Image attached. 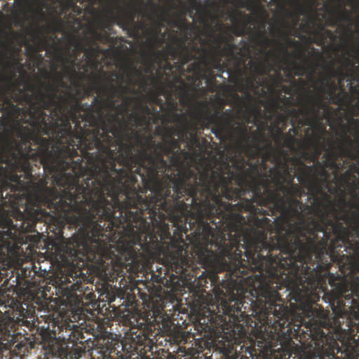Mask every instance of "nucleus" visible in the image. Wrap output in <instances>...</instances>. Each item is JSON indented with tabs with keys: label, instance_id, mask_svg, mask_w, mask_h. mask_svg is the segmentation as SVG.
<instances>
[{
	"label": "nucleus",
	"instance_id": "f257e3e1",
	"mask_svg": "<svg viewBox=\"0 0 359 359\" xmlns=\"http://www.w3.org/2000/svg\"><path fill=\"white\" fill-rule=\"evenodd\" d=\"M109 133L90 158L89 175L72 184L81 207V228L59 252L65 265L89 263L110 282L142 271L146 256L158 252L174 224L196 210L192 243L200 259L207 255L201 224H213L222 212L227 170L208 166L196 172L183 165L180 138L156 142L151 134L128 128L111 118Z\"/></svg>",
	"mask_w": 359,
	"mask_h": 359
},
{
	"label": "nucleus",
	"instance_id": "f03ea898",
	"mask_svg": "<svg viewBox=\"0 0 359 359\" xmlns=\"http://www.w3.org/2000/svg\"><path fill=\"white\" fill-rule=\"evenodd\" d=\"M294 168L272 151L257 163L242 158L237 172L227 170L226 189L222 198L237 201L248 193L251 198L236 204L222 201L226 208L217 212L214 227L201 224L206 241L203 261L219 264L226 272V292L208 305V320H243L248 312L258 320H290V311L278 290L295 264L310 233L319 226L314 198L311 205L297 198L305 194L294 184ZM302 185V184H301Z\"/></svg>",
	"mask_w": 359,
	"mask_h": 359
},
{
	"label": "nucleus",
	"instance_id": "7ed1b4c3",
	"mask_svg": "<svg viewBox=\"0 0 359 359\" xmlns=\"http://www.w3.org/2000/svg\"><path fill=\"white\" fill-rule=\"evenodd\" d=\"M74 93L61 78L59 81H27L22 88L28 123L32 128L33 144L42 150L59 170L72 175H81L90 166V158L109 133L111 114L105 118V107L126 111L127 104H116L129 88L110 85L111 93L103 100L95 97L90 104L82 103L79 80H72Z\"/></svg>",
	"mask_w": 359,
	"mask_h": 359
},
{
	"label": "nucleus",
	"instance_id": "20e7f679",
	"mask_svg": "<svg viewBox=\"0 0 359 359\" xmlns=\"http://www.w3.org/2000/svg\"><path fill=\"white\" fill-rule=\"evenodd\" d=\"M76 179L64 173L33 142L5 136L0 143V201L10 206L20 226L7 217L0 219V254L8 250L20 231H34L46 206L60 218L81 228V207L71 184Z\"/></svg>",
	"mask_w": 359,
	"mask_h": 359
},
{
	"label": "nucleus",
	"instance_id": "39448f33",
	"mask_svg": "<svg viewBox=\"0 0 359 359\" xmlns=\"http://www.w3.org/2000/svg\"><path fill=\"white\" fill-rule=\"evenodd\" d=\"M317 209L319 215V226L316 231L304 237L305 248L296 259L295 264L285 275L282 286L290 290V300L303 304L310 287L317 281L316 269L324 255H328L331 261L343 263L348 259L339 251L344 247L351 231L359 229V207L351 210L344 208H337L329 194H323V198L318 199Z\"/></svg>",
	"mask_w": 359,
	"mask_h": 359
},
{
	"label": "nucleus",
	"instance_id": "423d86ee",
	"mask_svg": "<svg viewBox=\"0 0 359 359\" xmlns=\"http://www.w3.org/2000/svg\"><path fill=\"white\" fill-rule=\"evenodd\" d=\"M20 60L13 52L8 61L5 60L4 55H0V64L9 70L6 75L0 74V81L4 83L0 88V127L5 136L28 142L32 141V128L28 123L25 102L22 101L23 89L19 87L20 82L15 81L16 72L23 70Z\"/></svg>",
	"mask_w": 359,
	"mask_h": 359
},
{
	"label": "nucleus",
	"instance_id": "0eeeda50",
	"mask_svg": "<svg viewBox=\"0 0 359 359\" xmlns=\"http://www.w3.org/2000/svg\"><path fill=\"white\" fill-rule=\"evenodd\" d=\"M337 149L334 145L332 138L327 139L328 149L323 155L325 160L318 161L317 166H307L302 163L297 168V178L300 184L305 186L311 185V191L314 198V210L317 209L318 199L323 198V194H328L326 189L333 193L334 189L329 187L328 177L330 174L327 168L333 169L339 172L342 165L337 163L341 157H346L359 162V154H354L353 141L345 133L342 140H337Z\"/></svg>",
	"mask_w": 359,
	"mask_h": 359
},
{
	"label": "nucleus",
	"instance_id": "6e6552de",
	"mask_svg": "<svg viewBox=\"0 0 359 359\" xmlns=\"http://www.w3.org/2000/svg\"><path fill=\"white\" fill-rule=\"evenodd\" d=\"M154 324L146 318L137 320L122 341L126 359H165L167 352L154 343Z\"/></svg>",
	"mask_w": 359,
	"mask_h": 359
},
{
	"label": "nucleus",
	"instance_id": "1a4fd4ad",
	"mask_svg": "<svg viewBox=\"0 0 359 359\" xmlns=\"http://www.w3.org/2000/svg\"><path fill=\"white\" fill-rule=\"evenodd\" d=\"M300 109H292L290 111L292 116H297L299 113L303 118L299 121L302 126H309L312 132L313 143L316 144L326 145V127L323 125V118L330 120L329 107L323 102L321 96H316L308 90L304 97L299 99Z\"/></svg>",
	"mask_w": 359,
	"mask_h": 359
},
{
	"label": "nucleus",
	"instance_id": "9d476101",
	"mask_svg": "<svg viewBox=\"0 0 359 359\" xmlns=\"http://www.w3.org/2000/svg\"><path fill=\"white\" fill-rule=\"evenodd\" d=\"M229 130H231L232 135L235 137L237 147L241 152H243L248 158V163H257L261 160V156L264 147L261 143L266 141L265 134L263 132L256 130L251 131L246 124L243 122L236 121ZM242 158L245 159L243 156H240L238 159H234L233 164V168H231L229 163L222 166L213 168L214 170H222L223 172L229 168V170L233 173L237 172V168L241 165Z\"/></svg>",
	"mask_w": 359,
	"mask_h": 359
},
{
	"label": "nucleus",
	"instance_id": "9b49d317",
	"mask_svg": "<svg viewBox=\"0 0 359 359\" xmlns=\"http://www.w3.org/2000/svg\"><path fill=\"white\" fill-rule=\"evenodd\" d=\"M123 83H126V85L123 86H127L129 88V90L121 97H115V100L116 101V104L123 106L127 104V109L126 111H122L121 109H118L117 107L111 109L108 107H105V111L107 110L110 111L107 116L105 115V118H108L111 114H114L119 118H123L126 121L128 127L132 128L135 131H137L136 130L137 128H144L145 130H149V126L151 121L154 123H158L160 121H162L161 114L158 110L149 107L145 103L140 104L138 105L139 112L135 114L133 112L130 113L128 115V121H127L123 118V116L125 114L128 113L129 104L133 100V97H128L127 95L131 92L132 88H133L135 85V82L131 74H126Z\"/></svg>",
	"mask_w": 359,
	"mask_h": 359
},
{
	"label": "nucleus",
	"instance_id": "f8f14e48",
	"mask_svg": "<svg viewBox=\"0 0 359 359\" xmlns=\"http://www.w3.org/2000/svg\"><path fill=\"white\" fill-rule=\"evenodd\" d=\"M232 36L227 37L223 34H219L214 36L213 47L218 53H220L224 57H229L233 61L235 69L241 71L242 66H245L247 61L251 57V50L246 42H243L241 47H238L233 42Z\"/></svg>",
	"mask_w": 359,
	"mask_h": 359
},
{
	"label": "nucleus",
	"instance_id": "ddd939ff",
	"mask_svg": "<svg viewBox=\"0 0 359 359\" xmlns=\"http://www.w3.org/2000/svg\"><path fill=\"white\" fill-rule=\"evenodd\" d=\"M187 252L183 248H179L175 252H168L167 255V265L168 271H172L170 278L172 285L185 283L191 281L194 276L193 273V262L185 255Z\"/></svg>",
	"mask_w": 359,
	"mask_h": 359
},
{
	"label": "nucleus",
	"instance_id": "4468645a",
	"mask_svg": "<svg viewBox=\"0 0 359 359\" xmlns=\"http://www.w3.org/2000/svg\"><path fill=\"white\" fill-rule=\"evenodd\" d=\"M147 6L152 10V13H147L142 6L137 4H133L130 6V10L124 11L122 15H114L113 20L116 22V25L123 30H126L130 36H134L137 34V27L135 25V18L137 15L142 18H147L148 20H152L153 16L159 17V6L152 0H149Z\"/></svg>",
	"mask_w": 359,
	"mask_h": 359
},
{
	"label": "nucleus",
	"instance_id": "2eb2a0df",
	"mask_svg": "<svg viewBox=\"0 0 359 359\" xmlns=\"http://www.w3.org/2000/svg\"><path fill=\"white\" fill-rule=\"evenodd\" d=\"M229 20L233 25L232 31L235 35L241 36L250 34L252 35L253 41L257 45L264 48L270 46L271 41L265 36L264 31L253 32L251 28L248 27V25L254 24V19L250 15L237 9H233L230 12Z\"/></svg>",
	"mask_w": 359,
	"mask_h": 359
},
{
	"label": "nucleus",
	"instance_id": "dca6fc26",
	"mask_svg": "<svg viewBox=\"0 0 359 359\" xmlns=\"http://www.w3.org/2000/svg\"><path fill=\"white\" fill-rule=\"evenodd\" d=\"M189 35L184 34L183 36H179L177 34H170L171 42L167 43L165 48L158 51L159 55H171L173 60H180L182 65H185L195 59L194 52L198 50L199 48L194 45L191 47L187 45V41L189 39Z\"/></svg>",
	"mask_w": 359,
	"mask_h": 359
},
{
	"label": "nucleus",
	"instance_id": "f3484780",
	"mask_svg": "<svg viewBox=\"0 0 359 359\" xmlns=\"http://www.w3.org/2000/svg\"><path fill=\"white\" fill-rule=\"evenodd\" d=\"M197 124H200L201 129L208 128L210 124H213L211 131L215 135L219 140H224L229 129L237 121L236 118H228L226 116H219V111L211 114L209 111H205L203 109L198 110L194 114Z\"/></svg>",
	"mask_w": 359,
	"mask_h": 359
},
{
	"label": "nucleus",
	"instance_id": "a211bd4d",
	"mask_svg": "<svg viewBox=\"0 0 359 359\" xmlns=\"http://www.w3.org/2000/svg\"><path fill=\"white\" fill-rule=\"evenodd\" d=\"M200 50L201 52V62L194 61L189 69L190 71H193L195 74H201L202 72L201 63L207 68L210 74L212 70H217L219 72L217 74L219 77H222V74L224 72H228L227 64L222 61L224 56L218 53L216 49L212 47L209 49L201 48Z\"/></svg>",
	"mask_w": 359,
	"mask_h": 359
},
{
	"label": "nucleus",
	"instance_id": "6ab92c4d",
	"mask_svg": "<svg viewBox=\"0 0 359 359\" xmlns=\"http://www.w3.org/2000/svg\"><path fill=\"white\" fill-rule=\"evenodd\" d=\"M126 74H131L133 77L135 74H137L141 77L140 86L144 91H147L151 96V102L159 105L161 110L164 112L165 105L163 101L159 97V95H165V89L164 88L162 83V76L156 77L152 73L149 76L148 79L151 83L156 86L155 89H153L148 83L147 79L143 76L140 72L136 69V67L133 65H128L126 68Z\"/></svg>",
	"mask_w": 359,
	"mask_h": 359
},
{
	"label": "nucleus",
	"instance_id": "aec40b11",
	"mask_svg": "<svg viewBox=\"0 0 359 359\" xmlns=\"http://www.w3.org/2000/svg\"><path fill=\"white\" fill-rule=\"evenodd\" d=\"M329 303L333 313L339 318L345 317L349 311L354 309L359 310V285L358 288L351 291V294H332Z\"/></svg>",
	"mask_w": 359,
	"mask_h": 359
},
{
	"label": "nucleus",
	"instance_id": "412c9836",
	"mask_svg": "<svg viewBox=\"0 0 359 359\" xmlns=\"http://www.w3.org/2000/svg\"><path fill=\"white\" fill-rule=\"evenodd\" d=\"M125 76L126 74H119L116 72H113L110 76L106 78V81L108 83H102L100 76L97 74H93V82H92L90 86L84 90L83 93L81 91V96L83 97L82 100L85 97L90 95L91 92L94 90L102 95L99 98L103 100L106 99L111 93L110 88L111 83L114 86L123 85ZM97 97H98V96Z\"/></svg>",
	"mask_w": 359,
	"mask_h": 359
},
{
	"label": "nucleus",
	"instance_id": "4be33fe9",
	"mask_svg": "<svg viewBox=\"0 0 359 359\" xmlns=\"http://www.w3.org/2000/svg\"><path fill=\"white\" fill-rule=\"evenodd\" d=\"M27 306V304H25ZM32 311L29 310L27 307L25 308L22 304L18 303L15 304L13 308V317L8 321L0 324V329L1 332L8 336H15L18 332H16L17 325H27L29 322L27 318H32Z\"/></svg>",
	"mask_w": 359,
	"mask_h": 359
},
{
	"label": "nucleus",
	"instance_id": "5701e85b",
	"mask_svg": "<svg viewBox=\"0 0 359 359\" xmlns=\"http://www.w3.org/2000/svg\"><path fill=\"white\" fill-rule=\"evenodd\" d=\"M196 11L198 13L199 22L204 25V27L212 32L213 28L211 22L215 20L217 21V26L219 29L222 27V23L217 20L215 15L211 12L207 11L205 8L201 7V0H188L187 4L184 5V11L180 13H175V15L180 17L184 14L189 13V16L194 18V11Z\"/></svg>",
	"mask_w": 359,
	"mask_h": 359
},
{
	"label": "nucleus",
	"instance_id": "b1692460",
	"mask_svg": "<svg viewBox=\"0 0 359 359\" xmlns=\"http://www.w3.org/2000/svg\"><path fill=\"white\" fill-rule=\"evenodd\" d=\"M71 45L74 46L72 54L79 57L81 53L83 52V57L86 60V63L83 65L84 72H88V67L92 69H97L100 62L97 57L100 52V47L96 46L86 45L81 40L71 41Z\"/></svg>",
	"mask_w": 359,
	"mask_h": 359
},
{
	"label": "nucleus",
	"instance_id": "393cba45",
	"mask_svg": "<svg viewBox=\"0 0 359 359\" xmlns=\"http://www.w3.org/2000/svg\"><path fill=\"white\" fill-rule=\"evenodd\" d=\"M270 33L273 36H276L278 38L283 37L285 43H281L278 39H276L274 41L276 44L278 46L279 49L281 50L282 53L287 56H292L295 57H305V52L303 50H300L298 54L292 52L290 53L287 50L288 46L298 48L300 46V43L298 41L292 39L290 38L286 34H285L281 27L278 25H273L271 27L270 29Z\"/></svg>",
	"mask_w": 359,
	"mask_h": 359
},
{
	"label": "nucleus",
	"instance_id": "a878e982",
	"mask_svg": "<svg viewBox=\"0 0 359 359\" xmlns=\"http://www.w3.org/2000/svg\"><path fill=\"white\" fill-rule=\"evenodd\" d=\"M352 22L351 15L345 8L337 11H332L330 16L326 20V23L328 26L332 27L338 26L346 32L349 33L351 36H353V32L351 28Z\"/></svg>",
	"mask_w": 359,
	"mask_h": 359
},
{
	"label": "nucleus",
	"instance_id": "bb28decb",
	"mask_svg": "<svg viewBox=\"0 0 359 359\" xmlns=\"http://www.w3.org/2000/svg\"><path fill=\"white\" fill-rule=\"evenodd\" d=\"M273 138L279 147L278 149H275L271 143L269 142L264 147L262 152L264 154L261 156H264L267 151H272L274 154H276L280 157V154L284 153L285 156L287 155V152H284L282 149L283 147H287L290 149H294V145L296 143L297 139L292 134L284 133L283 131H279L278 133L273 135Z\"/></svg>",
	"mask_w": 359,
	"mask_h": 359
},
{
	"label": "nucleus",
	"instance_id": "cd10ccee",
	"mask_svg": "<svg viewBox=\"0 0 359 359\" xmlns=\"http://www.w3.org/2000/svg\"><path fill=\"white\" fill-rule=\"evenodd\" d=\"M165 97L166 105L164 108V112L161 114L162 121L168 123L181 121L184 117L182 114L177 113L179 109L176 98L173 97L171 92L166 90Z\"/></svg>",
	"mask_w": 359,
	"mask_h": 359
},
{
	"label": "nucleus",
	"instance_id": "c85d7f7f",
	"mask_svg": "<svg viewBox=\"0 0 359 359\" xmlns=\"http://www.w3.org/2000/svg\"><path fill=\"white\" fill-rule=\"evenodd\" d=\"M161 121L164 123L163 121ZM165 123L167 124L164 126L163 140L175 136L182 140H187L190 130H195V127L191 126L184 118H182L180 122H177L178 123L177 126H169L168 123Z\"/></svg>",
	"mask_w": 359,
	"mask_h": 359
},
{
	"label": "nucleus",
	"instance_id": "c756f323",
	"mask_svg": "<svg viewBox=\"0 0 359 359\" xmlns=\"http://www.w3.org/2000/svg\"><path fill=\"white\" fill-rule=\"evenodd\" d=\"M332 79L329 74H326L321 81L322 87L320 90L327 93L330 96L332 103L341 105L344 103V101L341 93H336L338 86L334 81H332Z\"/></svg>",
	"mask_w": 359,
	"mask_h": 359
},
{
	"label": "nucleus",
	"instance_id": "7c9ffc66",
	"mask_svg": "<svg viewBox=\"0 0 359 359\" xmlns=\"http://www.w3.org/2000/svg\"><path fill=\"white\" fill-rule=\"evenodd\" d=\"M350 232L351 234L348 236L347 242H344V247L339 252L341 255L346 252L351 257H359V229Z\"/></svg>",
	"mask_w": 359,
	"mask_h": 359
},
{
	"label": "nucleus",
	"instance_id": "2f4dec72",
	"mask_svg": "<svg viewBox=\"0 0 359 359\" xmlns=\"http://www.w3.org/2000/svg\"><path fill=\"white\" fill-rule=\"evenodd\" d=\"M167 32H161L160 29H154L150 33L149 37L147 39V43L151 48V55L152 57H158L159 54L156 53L159 50H156L157 48L161 47L165 43V37Z\"/></svg>",
	"mask_w": 359,
	"mask_h": 359
},
{
	"label": "nucleus",
	"instance_id": "473e14b6",
	"mask_svg": "<svg viewBox=\"0 0 359 359\" xmlns=\"http://www.w3.org/2000/svg\"><path fill=\"white\" fill-rule=\"evenodd\" d=\"M79 274L77 272L71 273L62 277L60 280L63 288L69 290V296L74 295L76 291L81 292L83 290L81 284L79 283Z\"/></svg>",
	"mask_w": 359,
	"mask_h": 359
},
{
	"label": "nucleus",
	"instance_id": "72a5a7b5",
	"mask_svg": "<svg viewBox=\"0 0 359 359\" xmlns=\"http://www.w3.org/2000/svg\"><path fill=\"white\" fill-rule=\"evenodd\" d=\"M68 329L66 327L65 334H62V337L64 339H67L69 343L72 344L73 345L77 344H82L83 341H86L85 337L82 332V329L76 325H68Z\"/></svg>",
	"mask_w": 359,
	"mask_h": 359
},
{
	"label": "nucleus",
	"instance_id": "f704fd0d",
	"mask_svg": "<svg viewBox=\"0 0 359 359\" xmlns=\"http://www.w3.org/2000/svg\"><path fill=\"white\" fill-rule=\"evenodd\" d=\"M325 68L327 74H329L330 77H332L333 79H337L338 84L340 87L341 91L344 92L343 83L345 79L348 76L353 78V75L352 74H349L348 72H345L341 67L335 69L333 62L330 63V65H326Z\"/></svg>",
	"mask_w": 359,
	"mask_h": 359
},
{
	"label": "nucleus",
	"instance_id": "c9c22d12",
	"mask_svg": "<svg viewBox=\"0 0 359 359\" xmlns=\"http://www.w3.org/2000/svg\"><path fill=\"white\" fill-rule=\"evenodd\" d=\"M292 109L293 108L286 109V111L284 112L274 114L275 120L273 123V128L276 130V133H279V131H283L286 129L289 116H291L292 118V119L298 118L300 116H302L301 113H299L297 116H292L290 112Z\"/></svg>",
	"mask_w": 359,
	"mask_h": 359
},
{
	"label": "nucleus",
	"instance_id": "e433bc0d",
	"mask_svg": "<svg viewBox=\"0 0 359 359\" xmlns=\"http://www.w3.org/2000/svg\"><path fill=\"white\" fill-rule=\"evenodd\" d=\"M346 186L349 188L350 194L353 199L357 201V204L352 201H347L345 198L342 197L340 200V203H341L343 205L342 208H345L346 205H348L351 208H357L358 207H359V194L357 192V191L359 189V180H355L351 181ZM339 208H341V207H340Z\"/></svg>",
	"mask_w": 359,
	"mask_h": 359
},
{
	"label": "nucleus",
	"instance_id": "4c0bfd02",
	"mask_svg": "<svg viewBox=\"0 0 359 359\" xmlns=\"http://www.w3.org/2000/svg\"><path fill=\"white\" fill-rule=\"evenodd\" d=\"M166 22L173 27H176L179 28L182 32L184 34H189L191 36V32L192 30L193 26L190 23L188 22L187 20L184 17V14L180 15V17L176 16L175 18H169Z\"/></svg>",
	"mask_w": 359,
	"mask_h": 359
},
{
	"label": "nucleus",
	"instance_id": "58836bf2",
	"mask_svg": "<svg viewBox=\"0 0 359 359\" xmlns=\"http://www.w3.org/2000/svg\"><path fill=\"white\" fill-rule=\"evenodd\" d=\"M286 70L288 72V76L294 80V85H297V81L294 79V76L292 75V72L294 76H303L306 72H309L312 74L314 72V69L309 68V67H306L304 65H301L297 64V62H293V67L290 68V67H287Z\"/></svg>",
	"mask_w": 359,
	"mask_h": 359
},
{
	"label": "nucleus",
	"instance_id": "ea45409f",
	"mask_svg": "<svg viewBox=\"0 0 359 359\" xmlns=\"http://www.w3.org/2000/svg\"><path fill=\"white\" fill-rule=\"evenodd\" d=\"M356 169V165L351 163L348 170L340 175L336 174L334 178L341 186L346 185L351 182V178L355 177L354 172H355Z\"/></svg>",
	"mask_w": 359,
	"mask_h": 359
},
{
	"label": "nucleus",
	"instance_id": "a19ab883",
	"mask_svg": "<svg viewBox=\"0 0 359 359\" xmlns=\"http://www.w3.org/2000/svg\"><path fill=\"white\" fill-rule=\"evenodd\" d=\"M326 145H320V144H313V151L311 153L304 152V156L305 158H309L311 162H313V164L311 166H317L319 156H320L323 150L325 149Z\"/></svg>",
	"mask_w": 359,
	"mask_h": 359
},
{
	"label": "nucleus",
	"instance_id": "79ce46f5",
	"mask_svg": "<svg viewBox=\"0 0 359 359\" xmlns=\"http://www.w3.org/2000/svg\"><path fill=\"white\" fill-rule=\"evenodd\" d=\"M68 56L64 57L62 55H60L58 57V60L60 62H63V65H74L76 66L78 69H83V65L81 64V60H78V57L75 56L74 54L71 53L69 50H68Z\"/></svg>",
	"mask_w": 359,
	"mask_h": 359
},
{
	"label": "nucleus",
	"instance_id": "37998d69",
	"mask_svg": "<svg viewBox=\"0 0 359 359\" xmlns=\"http://www.w3.org/2000/svg\"><path fill=\"white\" fill-rule=\"evenodd\" d=\"M76 68H77V67L74 66L73 65H63V69H64L65 73L71 80L77 79L78 76L83 77L85 76V74L87 72L83 71V73H78L76 70Z\"/></svg>",
	"mask_w": 359,
	"mask_h": 359
},
{
	"label": "nucleus",
	"instance_id": "c03bdc74",
	"mask_svg": "<svg viewBox=\"0 0 359 359\" xmlns=\"http://www.w3.org/2000/svg\"><path fill=\"white\" fill-rule=\"evenodd\" d=\"M248 65L254 68L255 72L258 74H262L264 72V62L261 60L259 57L255 59H250L248 62Z\"/></svg>",
	"mask_w": 359,
	"mask_h": 359
},
{
	"label": "nucleus",
	"instance_id": "a18cd8bd",
	"mask_svg": "<svg viewBox=\"0 0 359 359\" xmlns=\"http://www.w3.org/2000/svg\"><path fill=\"white\" fill-rule=\"evenodd\" d=\"M280 69H279L278 71H276V75H271L270 74L269 76L271 80L273 81V84L270 85L269 87V90H273L275 87L278 86L283 80V77L280 73Z\"/></svg>",
	"mask_w": 359,
	"mask_h": 359
},
{
	"label": "nucleus",
	"instance_id": "49530a36",
	"mask_svg": "<svg viewBox=\"0 0 359 359\" xmlns=\"http://www.w3.org/2000/svg\"><path fill=\"white\" fill-rule=\"evenodd\" d=\"M271 107L273 111V114L276 113H278V110L280 109L283 111H286V109H288V108H286L281 105L280 101H279V96L273 98L271 102Z\"/></svg>",
	"mask_w": 359,
	"mask_h": 359
},
{
	"label": "nucleus",
	"instance_id": "de8ad7c7",
	"mask_svg": "<svg viewBox=\"0 0 359 359\" xmlns=\"http://www.w3.org/2000/svg\"><path fill=\"white\" fill-rule=\"evenodd\" d=\"M318 28L319 29V32H320L323 34V36H325V39L326 40L327 39H330L331 40H334L335 39L336 36L334 32L330 29H326L323 25L319 24Z\"/></svg>",
	"mask_w": 359,
	"mask_h": 359
},
{
	"label": "nucleus",
	"instance_id": "09e8293b",
	"mask_svg": "<svg viewBox=\"0 0 359 359\" xmlns=\"http://www.w3.org/2000/svg\"><path fill=\"white\" fill-rule=\"evenodd\" d=\"M313 36H314V42L318 46H323L327 42V40L325 39V36L319 32V29L317 27L313 30Z\"/></svg>",
	"mask_w": 359,
	"mask_h": 359
},
{
	"label": "nucleus",
	"instance_id": "8fccbe9b",
	"mask_svg": "<svg viewBox=\"0 0 359 359\" xmlns=\"http://www.w3.org/2000/svg\"><path fill=\"white\" fill-rule=\"evenodd\" d=\"M302 118H300L299 116L298 118H295L296 120H297L298 121H299L300 118H302ZM294 123H295V121L293 119H291L290 120V124L292 125V128L289 130V132L287 134H292V135H299L300 132H301V128H302V125L301 124H299V126H294ZM298 123H299L298 122Z\"/></svg>",
	"mask_w": 359,
	"mask_h": 359
},
{
	"label": "nucleus",
	"instance_id": "3c124183",
	"mask_svg": "<svg viewBox=\"0 0 359 359\" xmlns=\"http://www.w3.org/2000/svg\"><path fill=\"white\" fill-rule=\"evenodd\" d=\"M74 0H61L60 4L62 7V13H66L67 11L71 10V8L74 4Z\"/></svg>",
	"mask_w": 359,
	"mask_h": 359
},
{
	"label": "nucleus",
	"instance_id": "603ef678",
	"mask_svg": "<svg viewBox=\"0 0 359 359\" xmlns=\"http://www.w3.org/2000/svg\"><path fill=\"white\" fill-rule=\"evenodd\" d=\"M160 57H163L165 62V65H163L164 70L172 71L173 69V66L169 62V57H171V55H169L167 58L165 55H159L158 57H154V58H155V60H156V59H159Z\"/></svg>",
	"mask_w": 359,
	"mask_h": 359
},
{
	"label": "nucleus",
	"instance_id": "864d4df0",
	"mask_svg": "<svg viewBox=\"0 0 359 359\" xmlns=\"http://www.w3.org/2000/svg\"><path fill=\"white\" fill-rule=\"evenodd\" d=\"M300 29H302V32H304L305 34H313V30L315 29L312 28L310 23H309L307 20H306L304 23H302L301 25Z\"/></svg>",
	"mask_w": 359,
	"mask_h": 359
},
{
	"label": "nucleus",
	"instance_id": "5fc2aeb1",
	"mask_svg": "<svg viewBox=\"0 0 359 359\" xmlns=\"http://www.w3.org/2000/svg\"><path fill=\"white\" fill-rule=\"evenodd\" d=\"M226 3L231 4L239 8H245L247 1L245 0H223Z\"/></svg>",
	"mask_w": 359,
	"mask_h": 359
},
{
	"label": "nucleus",
	"instance_id": "6e6d98bb",
	"mask_svg": "<svg viewBox=\"0 0 359 359\" xmlns=\"http://www.w3.org/2000/svg\"><path fill=\"white\" fill-rule=\"evenodd\" d=\"M279 101L280 104H283L282 106L287 108V107H290L292 105V99L291 97H286L283 95L282 97H279Z\"/></svg>",
	"mask_w": 359,
	"mask_h": 359
},
{
	"label": "nucleus",
	"instance_id": "4d7b16f0",
	"mask_svg": "<svg viewBox=\"0 0 359 359\" xmlns=\"http://www.w3.org/2000/svg\"><path fill=\"white\" fill-rule=\"evenodd\" d=\"M223 359H238V354L236 351H233L231 348L224 353Z\"/></svg>",
	"mask_w": 359,
	"mask_h": 359
},
{
	"label": "nucleus",
	"instance_id": "13d9d810",
	"mask_svg": "<svg viewBox=\"0 0 359 359\" xmlns=\"http://www.w3.org/2000/svg\"><path fill=\"white\" fill-rule=\"evenodd\" d=\"M54 71H55V75H54V76H53V81H54L53 83L59 81V79L60 78L62 80H63V79L65 77H68L64 71L63 72H57L56 68H54Z\"/></svg>",
	"mask_w": 359,
	"mask_h": 359
},
{
	"label": "nucleus",
	"instance_id": "bf43d9fd",
	"mask_svg": "<svg viewBox=\"0 0 359 359\" xmlns=\"http://www.w3.org/2000/svg\"><path fill=\"white\" fill-rule=\"evenodd\" d=\"M287 0H277L278 3L280 4L279 6V10L282 13L289 15L290 16L292 15V13L289 11V10L286 8L285 3L287 2Z\"/></svg>",
	"mask_w": 359,
	"mask_h": 359
},
{
	"label": "nucleus",
	"instance_id": "052dcab7",
	"mask_svg": "<svg viewBox=\"0 0 359 359\" xmlns=\"http://www.w3.org/2000/svg\"><path fill=\"white\" fill-rule=\"evenodd\" d=\"M72 12L73 13V18H75L76 17L81 15L83 12V9L77 6L76 3L75 2L73 6L71 8Z\"/></svg>",
	"mask_w": 359,
	"mask_h": 359
},
{
	"label": "nucleus",
	"instance_id": "680f3d73",
	"mask_svg": "<svg viewBox=\"0 0 359 359\" xmlns=\"http://www.w3.org/2000/svg\"><path fill=\"white\" fill-rule=\"evenodd\" d=\"M306 20L308 21L309 23H310V25L313 29H316L318 27V26L319 25L317 23L318 18L315 16H312V15L308 16V18H306Z\"/></svg>",
	"mask_w": 359,
	"mask_h": 359
},
{
	"label": "nucleus",
	"instance_id": "e2e57ef3",
	"mask_svg": "<svg viewBox=\"0 0 359 359\" xmlns=\"http://www.w3.org/2000/svg\"><path fill=\"white\" fill-rule=\"evenodd\" d=\"M256 15L259 18H266L268 17L265 8L261 6H257L255 11Z\"/></svg>",
	"mask_w": 359,
	"mask_h": 359
},
{
	"label": "nucleus",
	"instance_id": "0e129e2a",
	"mask_svg": "<svg viewBox=\"0 0 359 359\" xmlns=\"http://www.w3.org/2000/svg\"><path fill=\"white\" fill-rule=\"evenodd\" d=\"M219 116H226L228 118H236L235 114L231 109H227L222 111L220 114L219 113Z\"/></svg>",
	"mask_w": 359,
	"mask_h": 359
},
{
	"label": "nucleus",
	"instance_id": "69168bd1",
	"mask_svg": "<svg viewBox=\"0 0 359 359\" xmlns=\"http://www.w3.org/2000/svg\"><path fill=\"white\" fill-rule=\"evenodd\" d=\"M46 45L47 44H46V41L45 39H40L39 42V45H38L37 48H36L35 51L39 52L42 50L46 49Z\"/></svg>",
	"mask_w": 359,
	"mask_h": 359
},
{
	"label": "nucleus",
	"instance_id": "338daca9",
	"mask_svg": "<svg viewBox=\"0 0 359 359\" xmlns=\"http://www.w3.org/2000/svg\"><path fill=\"white\" fill-rule=\"evenodd\" d=\"M318 334H319L318 340L320 341L322 343H324L325 341L327 340V334H325V333L323 330H320L319 329Z\"/></svg>",
	"mask_w": 359,
	"mask_h": 359
},
{
	"label": "nucleus",
	"instance_id": "774afa93",
	"mask_svg": "<svg viewBox=\"0 0 359 359\" xmlns=\"http://www.w3.org/2000/svg\"><path fill=\"white\" fill-rule=\"evenodd\" d=\"M355 133L358 136L357 139H356V144H357V147H358V149L356 151H353V153L354 154H359V128L358 126H355Z\"/></svg>",
	"mask_w": 359,
	"mask_h": 359
}]
</instances>
